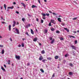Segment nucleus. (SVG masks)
Returning <instances> with one entry per match:
<instances>
[{
  "label": "nucleus",
  "instance_id": "1",
  "mask_svg": "<svg viewBox=\"0 0 79 79\" xmlns=\"http://www.w3.org/2000/svg\"><path fill=\"white\" fill-rule=\"evenodd\" d=\"M15 58L16 59H18V60H20V56H17L16 55L15 56Z\"/></svg>",
  "mask_w": 79,
  "mask_h": 79
},
{
  "label": "nucleus",
  "instance_id": "2",
  "mask_svg": "<svg viewBox=\"0 0 79 79\" xmlns=\"http://www.w3.org/2000/svg\"><path fill=\"white\" fill-rule=\"evenodd\" d=\"M15 31H16L17 32V34H19V30H18L17 28H16L15 29Z\"/></svg>",
  "mask_w": 79,
  "mask_h": 79
},
{
  "label": "nucleus",
  "instance_id": "3",
  "mask_svg": "<svg viewBox=\"0 0 79 79\" xmlns=\"http://www.w3.org/2000/svg\"><path fill=\"white\" fill-rule=\"evenodd\" d=\"M15 25H16V22H15V21H14L12 25L13 27H15Z\"/></svg>",
  "mask_w": 79,
  "mask_h": 79
},
{
  "label": "nucleus",
  "instance_id": "4",
  "mask_svg": "<svg viewBox=\"0 0 79 79\" xmlns=\"http://www.w3.org/2000/svg\"><path fill=\"white\" fill-rule=\"evenodd\" d=\"M39 60H43V57L42 56H40V58L39 59Z\"/></svg>",
  "mask_w": 79,
  "mask_h": 79
},
{
  "label": "nucleus",
  "instance_id": "5",
  "mask_svg": "<svg viewBox=\"0 0 79 79\" xmlns=\"http://www.w3.org/2000/svg\"><path fill=\"white\" fill-rule=\"evenodd\" d=\"M55 41V39H53L52 40L51 42V44H52L54 43V42Z\"/></svg>",
  "mask_w": 79,
  "mask_h": 79
},
{
  "label": "nucleus",
  "instance_id": "6",
  "mask_svg": "<svg viewBox=\"0 0 79 79\" xmlns=\"http://www.w3.org/2000/svg\"><path fill=\"white\" fill-rule=\"evenodd\" d=\"M71 47H72L73 49H74V50H76V48L74 46H72Z\"/></svg>",
  "mask_w": 79,
  "mask_h": 79
},
{
  "label": "nucleus",
  "instance_id": "7",
  "mask_svg": "<svg viewBox=\"0 0 79 79\" xmlns=\"http://www.w3.org/2000/svg\"><path fill=\"white\" fill-rule=\"evenodd\" d=\"M5 53V51H4V49H2V51L1 52V54H3Z\"/></svg>",
  "mask_w": 79,
  "mask_h": 79
},
{
  "label": "nucleus",
  "instance_id": "8",
  "mask_svg": "<svg viewBox=\"0 0 79 79\" xmlns=\"http://www.w3.org/2000/svg\"><path fill=\"white\" fill-rule=\"evenodd\" d=\"M51 22L52 23L54 24H55V20H51Z\"/></svg>",
  "mask_w": 79,
  "mask_h": 79
},
{
  "label": "nucleus",
  "instance_id": "9",
  "mask_svg": "<svg viewBox=\"0 0 79 79\" xmlns=\"http://www.w3.org/2000/svg\"><path fill=\"white\" fill-rule=\"evenodd\" d=\"M37 37H35L33 40V41H34V42H36V41H37Z\"/></svg>",
  "mask_w": 79,
  "mask_h": 79
},
{
  "label": "nucleus",
  "instance_id": "10",
  "mask_svg": "<svg viewBox=\"0 0 79 79\" xmlns=\"http://www.w3.org/2000/svg\"><path fill=\"white\" fill-rule=\"evenodd\" d=\"M59 58V56H56L55 57V58L56 59V60H57V59H58V58Z\"/></svg>",
  "mask_w": 79,
  "mask_h": 79
},
{
  "label": "nucleus",
  "instance_id": "11",
  "mask_svg": "<svg viewBox=\"0 0 79 79\" xmlns=\"http://www.w3.org/2000/svg\"><path fill=\"white\" fill-rule=\"evenodd\" d=\"M31 7L32 8H37V7L34 5H33Z\"/></svg>",
  "mask_w": 79,
  "mask_h": 79
},
{
  "label": "nucleus",
  "instance_id": "12",
  "mask_svg": "<svg viewBox=\"0 0 79 79\" xmlns=\"http://www.w3.org/2000/svg\"><path fill=\"white\" fill-rule=\"evenodd\" d=\"M8 27H9V31H11V25H9L8 26Z\"/></svg>",
  "mask_w": 79,
  "mask_h": 79
},
{
  "label": "nucleus",
  "instance_id": "13",
  "mask_svg": "<svg viewBox=\"0 0 79 79\" xmlns=\"http://www.w3.org/2000/svg\"><path fill=\"white\" fill-rule=\"evenodd\" d=\"M57 20L59 21V22H61V18H58L57 19Z\"/></svg>",
  "mask_w": 79,
  "mask_h": 79
},
{
  "label": "nucleus",
  "instance_id": "14",
  "mask_svg": "<svg viewBox=\"0 0 79 79\" xmlns=\"http://www.w3.org/2000/svg\"><path fill=\"white\" fill-rule=\"evenodd\" d=\"M70 38H71V37H73V38H74V39L76 38V37H75V36H71V35H69V36Z\"/></svg>",
  "mask_w": 79,
  "mask_h": 79
},
{
  "label": "nucleus",
  "instance_id": "15",
  "mask_svg": "<svg viewBox=\"0 0 79 79\" xmlns=\"http://www.w3.org/2000/svg\"><path fill=\"white\" fill-rule=\"evenodd\" d=\"M16 30V28H14L13 29V32H15V33H16V31L14 30Z\"/></svg>",
  "mask_w": 79,
  "mask_h": 79
},
{
  "label": "nucleus",
  "instance_id": "16",
  "mask_svg": "<svg viewBox=\"0 0 79 79\" xmlns=\"http://www.w3.org/2000/svg\"><path fill=\"white\" fill-rule=\"evenodd\" d=\"M31 33L32 34H34V31H33V30L32 29H31Z\"/></svg>",
  "mask_w": 79,
  "mask_h": 79
},
{
  "label": "nucleus",
  "instance_id": "17",
  "mask_svg": "<svg viewBox=\"0 0 79 79\" xmlns=\"http://www.w3.org/2000/svg\"><path fill=\"white\" fill-rule=\"evenodd\" d=\"M1 69L2 70H3V71H6L5 69H4V68L3 67H1Z\"/></svg>",
  "mask_w": 79,
  "mask_h": 79
},
{
  "label": "nucleus",
  "instance_id": "18",
  "mask_svg": "<svg viewBox=\"0 0 79 79\" xmlns=\"http://www.w3.org/2000/svg\"><path fill=\"white\" fill-rule=\"evenodd\" d=\"M4 8L5 9V10H6V4H4Z\"/></svg>",
  "mask_w": 79,
  "mask_h": 79
},
{
  "label": "nucleus",
  "instance_id": "19",
  "mask_svg": "<svg viewBox=\"0 0 79 79\" xmlns=\"http://www.w3.org/2000/svg\"><path fill=\"white\" fill-rule=\"evenodd\" d=\"M21 4H22V5H23V6H24V7H26V6H25V4H24V3L23 2H22L21 3Z\"/></svg>",
  "mask_w": 79,
  "mask_h": 79
},
{
  "label": "nucleus",
  "instance_id": "20",
  "mask_svg": "<svg viewBox=\"0 0 79 79\" xmlns=\"http://www.w3.org/2000/svg\"><path fill=\"white\" fill-rule=\"evenodd\" d=\"M21 4H22V5H23V6H24V7H26V6H25V4H24V3L23 2H22L21 3Z\"/></svg>",
  "mask_w": 79,
  "mask_h": 79
},
{
  "label": "nucleus",
  "instance_id": "21",
  "mask_svg": "<svg viewBox=\"0 0 79 79\" xmlns=\"http://www.w3.org/2000/svg\"><path fill=\"white\" fill-rule=\"evenodd\" d=\"M47 60H52V58L50 57H47Z\"/></svg>",
  "mask_w": 79,
  "mask_h": 79
},
{
  "label": "nucleus",
  "instance_id": "22",
  "mask_svg": "<svg viewBox=\"0 0 79 79\" xmlns=\"http://www.w3.org/2000/svg\"><path fill=\"white\" fill-rule=\"evenodd\" d=\"M69 66H71V67H73V64L70 63L69 64Z\"/></svg>",
  "mask_w": 79,
  "mask_h": 79
},
{
  "label": "nucleus",
  "instance_id": "23",
  "mask_svg": "<svg viewBox=\"0 0 79 79\" xmlns=\"http://www.w3.org/2000/svg\"><path fill=\"white\" fill-rule=\"evenodd\" d=\"M40 71H41V72H42V73H44V70L42 69H40Z\"/></svg>",
  "mask_w": 79,
  "mask_h": 79
},
{
  "label": "nucleus",
  "instance_id": "24",
  "mask_svg": "<svg viewBox=\"0 0 79 79\" xmlns=\"http://www.w3.org/2000/svg\"><path fill=\"white\" fill-rule=\"evenodd\" d=\"M69 75L71 76V75H72V74H73V73H72V72H69Z\"/></svg>",
  "mask_w": 79,
  "mask_h": 79
},
{
  "label": "nucleus",
  "instance_id": "25",
  "mask_svg": "<svg viewBox=\"0 0 79 79\" xmlns=\"http://www.w3.org/2000/svg\"><path fill=\"white\" fill-rule=\"evenodd\" d=\"M41 53L42 54H44V53H45V51H44V50H43L42 51Z\"/></svg>",
  "mask_w": 79,
  "mask_h": 79
},
{
  "label": "nucleus",
  "instance_id": "26",
  "mask_svg": "<svg viewBox=\"0 0 79 79\" xmlns=\"http://www.w3.org/2000/svg\"><path fill=\"white\" fill-rule=\"evenodd\" d=\"M22 46L23 47H24V43H22Z\"/></svg>",
  "mask_w": 79,
  "mask_h": 79
},
{
  "label": "nucleus",
  "instance_id": "27",
  "mask_svg": "<svg viewBox=\"0 0 79 79\" xmlns=\"http://www.w3.org/2000/svg\"><path fill=\"white\" fill-rule=\"evenodd\" d=\"M48 32V30H45L44 31V33L45 34V33H47V32Z\"/></svg>",
  "mask_w": 79,
  "mask_h": 79
},
{
  "label": "nucleus",
  "instance_id": "28",
  "mask_svg": "<svg viewBox=\"0 0 79 79\" xmlns=\"http://www.w3.org/2000/svg\"><path fill=\"white\" fill-rule=\"evenodd\" d=\"M77 19V18L76 17V18H75L72 19H73V20H76V19Z\"/></svg>",
  "mask_w": 79,
  "mask_h": 79
},
{
  "label": "nucleus",
  "instance_id": "29",
  "mask_svg": "<svg viewBox=\"0 0 79 79\" xmlns=\"http://www.w3.org/2000/svg\"><path fill=\"white\" fill-rule=\"evenodd\" d=\"M10 60H9L8 61V64H10Z\"/></svg>",
  "mask_w": 79,
  "mask_h": 79
},
{
  "label": "nucleus",
  "instance_id": "30",
  "mask_svg": "<svg viewBox=\"0 0 79 79\" xmlns=\"http://www.w3.org/2000/svg\"><path fill=\"white\" fill-rule=\"evenodd\" d=\"M22 21H23V22H24L25 21V19L24 18H22Z\"/></svg>",
  "mask_w": 79,
  "mask_h": 79
},
{
  "label": "nucleus",
  "instance_id": "31",
  "mask_svg": "<svg viewBox=\"0 0 79 79\" xmlns=\"http://www.w3.org/2000/svg\"><path fill=\"white\" fill-rule=\"evenodd\" d=\"M60 40H64V39L63 38L60 37Z\"/></svg>",
  "mask_w": 79,
  "mask_h": 79
},
{
  "label": "nucleus",
  "instance_id": "32",
  "mask_svg": "<svg viewBox=\"0 0 79 79\" xmlns=\"http://www.w3.org/2000/svg\"><path fill=\"white\" fill-rule=\"evenodd\" d=\"M52 31H55V29L54 28H52L51 29Z\"/></svg>",
  "mask_w": 79,
  "mask_h": 79
},
{
  "label": "nucleus",
  "instance_id": "33",
  "mask_svg": "<svg viewBox=\"0 0 79 79\" xmlns=\"http://www.w3.org/2000/svg\"><path fill=\"white\" fill-rule=\"evenodd\" d=\"M49 39L50 40H53V39L52 38V37H50L49 38Z\"/></svg>",
  "mask_w": 79,
  "mask_h": 79
},
{
  "label": "nucleus",
  "instance_id": "34",
  "mask_svg": "<svg viewBox=\"0 0 79 79\" xmlns=\"http://www.w3.org/2000/svg\"><path fill=\"white\" fill-rule=\"evenodd\" d=\"M42 15L43 16H44V17H45L46 16V14H42Z\"/></svg>",
  "mask_w": 79,
  "mask_h": 79
},
{
  "label": "nucleus",
  "instance_id": "35",
  "mask_svg": "<svg viewBox=\"0 0 79 79\" xmlns=\"http://www.w3.org/2000/svg\"><path fill=\"white\" fill-rule=\"evenodd\" d=\"M45 61H46V60L45 59H44L43 60H42V62H44V63H45Z\"/></svg>",
  "mask_w": 79,
  "mask_h": 79
},
{
  "label": "nucleus",
  "instance_id": "36",
  "mask_svg": "<svg viewBox=\"0 0 79 79\" xmlns=\"http://www.w3.org/2000/svg\"><path fill=\"white\" fill-rule=\"evenodd\" d=\"M30 65V63H28L27 64V66H29Z\"/></svg>",
  "mask_w": 79,
  "mask_h": 79
},
{
  "label": "nucleus",
  "instance_id": "37",
  "mask_svg": "<svg viewBox=\"0 0 79 79\" xmlns=\"http://www.w3.org/2000/svg\"><path fill=\"white\" fill-rule=\"evenodd\" d=\"M68 56V54H66L65 55V57H67V56Z\"/></svg>",
  "mask_w": 79,
  "mask_h": 79
},
{
  "label": "nucleus",
  "instance_id": "38",
  "mask_svg": "<svg viewBox=\"0 0 79 79\" xmlns=\"http://www.w3.org/2000/svg\"><path fill=\"white\" fill-rule=\"evenodd\" d=\"M77 40L75 41V44H77Z\"/></svg>",
  "mask_w": 79,
  "mask_h": 79
},
{
  "label": "nucleus",
  "instance_id": "39",
  "mask_svg": "<svg viewBox=\"0 0 79 79\" xmlns=\"http://www.w3.org/2000/svg\"><path fill=\"white\" fill-rule=\"evenodd\" d=\"M26 34H27V35H28V36H29V35L28 34V32H27L26 33H25Z\"/></svg>",
  "mask_w": 79,
  "mask_h": 79
},
{
  "label": "nucleus",
  "instance_id": "40",
  "mask_svg": "<svg viewBox=\"0 0 79 79\" xmlns=\"http://www.w3.org/2000/svg\"><path fill=\"white\" fill-rule=\"evenodd\" d=\"M52 14L53 15H57V14H56L54 12L52 13Z\"/></svg>",
  "mask_w": 79,
  "mask_h": 79
},
{
  "label": "nucleus",
  "instance_id": "41",
  "mask_svg": "<svg viewBox=\"0 0 79 79\" xmlns=\"http://www.w3.org/2000/svg\"><path fill=\"white\" fill-rule=\"evenodd\" d=\"M41 23H44V20L41 19Z\"/></svg>",
  "mask_w": 79,
  "mask_h": 79
},
{
  "label": "nucleus",
  "instance_id": "42",
  "mask_svg": "<svg viewBox=\"0 0 79 79\" xmlns=\"http://www.w3.org/2000/svg\"><path fill=\"white\" fill-rule=\"evenodd\" d=\"M56 32V33H57V34H60V31H57Z\"/></svg>",
  "mask_w": 79,
  "mask_h": 79
},
{
  "label": "nucleus",
  "instance_id": "43",
  "mask_svg": "<svg viewBox=\"0 0 79 79\" xmlns=\"http://www.w3.org/2000/svg\"><path fill=\"white\" fill-rule=\"evenodd\" d=\"M48 26H52V25H51V23L50 22L49 23V24H48Z\"/></svg>",
  "mask_w": 79,
  "mask_h": 79
},
{
  "label": "nucleus",
  "instance_id": "44",
  "mask_svg": "<svg viewBox=\"0 0 79 79\" xmlns=\"http://www.w3.org/2000/svg\"><path fill=\"white\" fill-rule=\"evenodd\" d=\"M2 24H6V23H5V22H2Z\"/></svg>",
  "mask_w": 79,
  "mask_h": 79
},
{
  "label": "nucleus",
  "instance_id": "45",
  "mask_svg": "<svg viewBox=\"0 0 79 79\" xmlns=\"http://www.w3.org/2000/svg\"><path fill=\"white\" fill-rule=\"evenodd\" d=\"M61 25H62V26H64V23H61Z\"/></svg>",
  "mask_w": 79,
  "mask_h": 79
},
{
  "label": "nucleus",
  "instance_id": "46",
  "mask_svg": "<svg viewBox=\"0 0 79 79\" xmlns=\"http://www.w3.org/2000/svg\"><path fill=\"white\" fill-rule=\"evenodd\" d=\"M0 47H3V45H0Z\"/></svg>",
  "mask_w": 79,
  "mask_h": 79
},
{
  "label": "nucleus",
  "instance_id": "47",
  "mask_svg": "<svg viewBox=\"0 0 79 79\" xmlns=\"http://www.w3.org/2000/svg\"><path fill=\"white\" fill-rule=\"evenodd\" d=\"M55 77V73H53L52 76V77Z\"/></svg>",
  "mask_w": 79,
  "mask_h": 79
},
{
  "label": "nucleus",
  "instance_id": "48",
  "mask_svg": "<svg viewBox=\"0 0 79 79\" xmlns=\"http://www.w3.org/2000/svg\"><path fill=\"white\" fill-rule=\"evenodd\" d=\"M46 15L47 16H49V14H46Z\"/></svg>",
  "mask_w": 79,
  "mask_h": 79
},
{
  "label": "nucleus",
  "instance_id": "49",
  "mask_svg": "<svg viewBox=\"0 0 79 79\" xmlns=\"http://www.w3.org/2000/svg\"><path fill=\"white\" fill-rule=\"evenodd\" d=\"M27 26L28 27H30V26H31V24H27Z\"/></svg>",
  "mask_w": 79,
  "mask_h": 79
},
{
  "label": "nucleus",
  "instance_id": "50",
  "mask_svg": "<svg viewBox=\"0 0 79 79\" xmlns=\"http://www.w3.org/2000/svg\"><path fill=\"white\" fill-rule=\"evenodd\" d=\"M48 12L49 13H52V11H51L49 10Z\"/></svg>",
  "mask_w": 79,
  "mask_h": 79
},
{
  "label": "nucleus",
  "instance_id": "51",
  "mask_svg": "<svg viewBox=\"0 0 79 79\" xmlns=\"http://www.w3.org/2000/svg\"><path fill=\"white\" fill-rule=\"evenodd\" d=\"M73 32L74 33V34H76V31H73Z\"/></svg>",
  "mask_w": 79,
  "mask_h": 79
},
{
  "label": "nucleus",
  "instance_id": "52",
  "mask_svg": "<svg viewBox=\"0 0 79 79\" xmlns=\"http://www.w3.org/2000/svg\"><path fill=\"white\" fill-rule=\"evenodd\" d=\"M4 68H6V66L5 64L4 65Z\"/></svg>",
  "mask_w": 79,
  "mask_h": 79
},
{
  "label": "nucleus",
  "instance_id": "53",
  "mask_svg": "<svg viewBox=\"0 0 79 79\" xmlns=\"http://www.w3.org/2000/svg\"><path fill=\"white\" fill-rule=\"evenodd\" d=\"M38 1L39 3H40V0H38Z\"/></svg>",
  "mask_w": 79,
  "mask_h": 79
},
{
  "label": "nucleus",
  "instance_id": "54",
  "mask_svg": "<svg viewBox=\"0 0 79 79\" xmlns=\"http://www.w3.org/2000/svg\"><path fill=\"white\" fill-rule=\"evenodd\" d=\"M21 44H19L18 46V47H21Z\"/></svg>",
  "mask_w": 79,
  "mask_h": 79
},
{
  "label": "nucleus",
  "instance_id": "55",
  "mask_svg": "<svg viewBox=\"0 0 79 79\" xmlns=\"http://www.w3.org/2000/svg\"><path fill=\"white\" fill-rule=\"evenodd\" d=\"M13 8H14V6H12L10 7V9H13Z\"/></svg>",
  "mask_w": 79,
  "mask_h": 79
},
{
  "label": "nucleus",
  "instance_id": "56",
  "mask_svg": "<svg viewBox=\"0 0 79 79\" xmlns=\"http://www.w3.org/2000/svg\"><path fill=\"white\" fill-rule=\"evenodd\" d=\"M66 31H67V32H69V30H68V29H67V30H66Z\"/></svg>",
  "mask_w": 79,
  "mask_h": 79
},
{
  "label": "nucleus",
  "instance_id": "57",
  "mask_svg": "<svg viewBox=\"0 0 79 79\" xmlns=\"http://www.w3.org/2000/svg\"><path fill=\"white\" fill-rule=\"evenodd\" d=\"M64 30H65L66 31L67 30V29H68L66 28H64Z\"/></svg>",
  "mask_w": 79,
  "mask_h": 79
},
{
  "label": "nucleus",
  "instance_id": "58",
  "mask_svg": "<svg viewBox=\"0 0 79 79\" xmlns=\"http://www.w3.org/2000/svg\"><path fill=\"white\" fill-rule=\"evenodd\" d=\"M16 13H17V14H19V12L18 11H16Z\"/></svg>",
  "mask_w": 79,
  "mask_h": 79
},
{
  "label": "nucleus",
  "instance_id": "59",
  "mask_svg": "<svg viewBox=\"0 0 79 79\" xmlns=\"http://www.w3.org/2000/svg\"><path fill=\"white\" fill-rule=\"evenodd\" d=\"M36 20L37 21H39V19H38V18H37L36 19Z\"/></svg>",
  "mask_w": 79,
  "mask_h": 79
},
{
  "label": "nucleus",
  "instance_id": "60",
  "mask_svg": "<svg viewBox=\"0 0 79 79\" xmlns=\"http://www.w3.org/2000/svg\"><path fill=\"white\" fill-rule=\"evenodd\" d=\"M10 41H11V42H12V39H11V38H10Z\"/></svg>",
  "mask_w": 79,
  "mask_h": 79
},
{
  "label": "nucleus",
  "instance_id": "61",
  "mask_svg": "<svg viewBox=\"0 0 79 79\" xmlns=\"http://www.w3.org/2000/svg\"><path fill=\"white\" fill-rule=\"evenodd\" d=\"M43 19H45V17H43Z\"/></svg>",
  "mask_w": 79,
  "mask_h": 79
},
{
  "label": "nucleus",
  "instance_id": "62",
  "mask_svg": "<svg viewBox=\"0 0 79 79\" xmlns=\"http://www.w3.org/2000/svg\"><path fill=\"white\" fill-rule=\"evenodd\" d=\"M28 16H30V17H31V15H30L28 14H27Z\"/></svg>",
  "mask_w": 79,
  "mask_h": 79
},
{
  "label": "nucleus",
  "instance_id": "63",
  "mask_svg": "<svg viewBox=\"0 0 79 79\" xmlns=\"http://www.w3.org/2000/svg\"><path fill=\"white\" fill-rule=\"evenodd\" d=\"M39 45L40 46H42V44H41V43H39Z\"/></svg>",
  "mask_w": 79,
  "mask_h": 79
},
{
  "label": "nucleus",
  "instance_id": "64",
  "mask_svg": "<svg viewBox=\"0 0 79 79\" xmlns=\"http://www.w3.org/2000/svg\"><path fill=\"white\" fill-rule=\"evenodd\" d=\"M0 8H1V10H2L3 8H2V7H1Z\"/></svg>",
  "mask_w": 79,
  "mask_h": 79
}]
</instances>
